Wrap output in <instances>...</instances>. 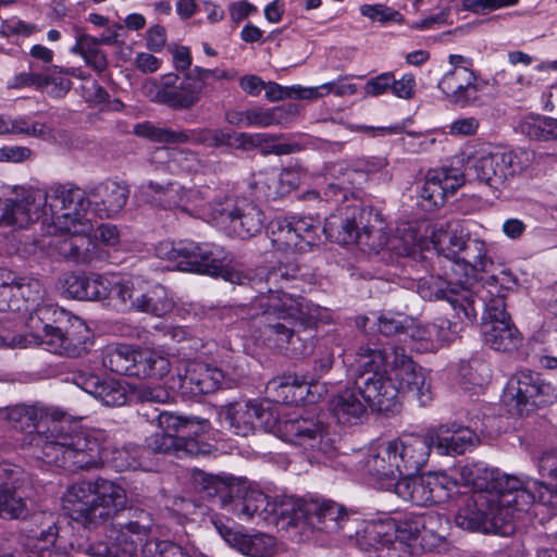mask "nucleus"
Wrapping results in <instances>:
<instances>
[{
	"mask_svg": "<svg viewBox=\"0 0 557 557\" xmlns=\"http://www.w3.org/2000/svg\"><path fill=\"white\" fill-rule=\"evenodd\" d=\"M403 314L383 313L377 318V329L385 336L403 334L405 336L407 322Z\"/></svg>",
	"mask_w": 557,
	"mask_h": 557,
	"instance_id": "nucleus-60",
	"label": "nucleus"
},
{
	"mask_svg": "<svg viewBox=\"0 0 557 557\" xmlns=\"http://www.w3.org/2000/svg\"><path fill=\"white\" fill-rule=\"evenodd\" d=\"M491 298L486 300L484 295V313L482 318V334L484 342L492 349L500 352H511L516 350L522 342L520 332L506 312V302L503 295H493L487 292ZM481 306L480 308H482Z\"/></svg>",
	"mask_w": 557,
	"mask_h": 557,
	"instance_id": "nucleus-16",
	"label": "nucleus"
},
{
	"mask_svg": "<svg viewBox=\"0 0 557 557\" xmlns=\"http://www.w3.org/2000/svg\"><path fill=\"white\" fill-rule=\"evenodd\" d=\"M209 223L230 236L248 239L259 234L264 213L251 200L238 195H221L206 210Z\"/></svg>",
	"mask_w": 557,
	"mask_h": 557,
	"instance_id": "nucleus-12",
	"label": "nucleus"
},
{
	"mask_svg": "<svg viewBox=\"0 0 557 557\" xmlns=\"http://www.w3.org/2000/svg\"><path fill=\"white\" fill-rule=\"evenodd\" d=\"M97 399L109 407L124 406L128 401L127 389L117 381L104 380Z\"/></svg>",
	"mask_w": 557,
	"mask_h": 557,
	"instance_id": "nucleus-56",
	"label": "nucleus"
},
{
	"mask_svg": "<svg viewBox=\"0 0 557 557\" xmlns=\"http://www.w3.org/2000/svg\"><path fill=\"white\" fill-rule=\"evenodd\" d=\"M320 221L313 216L276 219L271 223V239L277 249L304 252L321 240Z\"/></svg>",
	"mask_w": 557,
	"mask_h": 557,
	"instance_id": "nucleus-17",
	"label": "nucleus"
},
{
	"mask_svg": "<svg viewBox=\"0 0 557 557\" xmlns=\"http://www.w3.org/2000/svg\"><path fill=\"white\" fill-rule=\"evenodd\" d=\"M537 469L540 474L554 482L556 487L549 488L544 483L535 480L537 486L532 488L535 503L531 509V516H536V510L540 506L553 504V499L557 497V451H546L542 454L537 461ZM532 480L534 481V479Z\"/></svg>",
	"mask_w": 557,
	"mask_h": 557,
	"instance_id": "nucleus-37",
	"label": "nucleus"
},
{
	"mask_svg": "<svg viewBox=\"0 0 557 557\" xmlns=\"http://www.w3.org/2000/svg\"><path fill=\"white\" fill-rule=\"evenodd\" d=\"M389 374L394 386L398 389V401L406 394L425 406L432 400L431 382L428 372L413 361L406 350L400 347L389 361Z\"/></svg>",
	"mask_w": 557,
	"mask_h": 557,
	"instance_id": "nucleus-18",
	"label": "nucleus"
},
{
	"mask_svg": "<svg viewBox=\"0 0 557 557\" xmlns=\"http://www.w3.org/2000/svg\"><path fill=\"white\" fill-rule=\"evenodd\" d=\"M246 127H269L278 125L273 108H255L246 110Z\"/></svg>",
	"mask_w": 557,
	"mask_h": 557,
	"instance_id": "nucleus-61",
	"label": "nucleus"
},
{
	"mask_svg": "<svg viewBox=\"0 0 557 557\" xmlns=\"http://www.w3.org/2000/svg\"><path fill=\"white\" fill-rule=\"evenodd\" d=\"M51 195L42 190H28L17 200L5 202L0 215V228H25L50 211Z\"/></svg>",
	"mask_w": 557,
	"mask_h": 557,
	"instance_id": "nucleus-21",
	"label": "nucleus"
},
{
	"mask_svg": "<svg viewBox=\"0 0 557 557\" xmlns=\"http://www.w3.org/2000/svg\"><path fill=\"white\" fill-rule=\"evenodd\" d=\"M307 525L320 532L335 534L343 532L344 536L350 537V530H347L351 524L347 512L342 506L333 502H309L307 505Z\"/></svg>",
	"mask_w": 557,
	"mask_h": 557,
	"instance_id": "nucleus-28",
	"label": "nucleus"
},
{
	"mask_svg": "<svg viewBox=\"0 0 557 557\" xmlns=\"http://www.w3.org/2000/svg\"><path fill=\"white\" fill-rule=\"evenodd\" d=\"M456 315L459 319L458 322H454L445 318H437L431 323L435 348L437 345H443L453 341L455 336L462 331L463 324L474 322L466 320L462 312H460V317L457 313Z\"/></svg>",
	"mask_w": 557,
	"mask_h": 557,
	"instance_id": "nucleus-50",
	"label": "nucleus"
},
{
	"mask_svg": "<svg viewBox=\"0 0 557 557\" xmlns=\"http://www.w3.org/2000/svg\"><path fill=\"white\" fill-rule=\"evenodd\" d=\"M552 117L528 116L520 123V128L532 139L552 140Z\"/></svg>",
	"mask_w": 557,
	"mask_h": 557,
	"instance_id": "nucleus-55",
	"label": "nucleus"
},
{
	"mask_svg": "<svg viewBox=\"0 0 557 557\" xmlns=\"http://www.w3.org/2000/svg\"><path fill=\"white\" fill-rule=\"evenodd\" d=\"M356 243L362 250L377 253L385 246L389 245L386 233L382 228L368 227L362 224L358 230V237L355 238Z\"/></svg>",
	"mask_w": 557,
	"mask_h": 557,
	"instance_id": "nucleus-53",
	"label": "nucleus"
},
{
	"mask_svg": "<svg viewBox=\"0 0 557 557\" xmlns=\"http://www.w3.org/2000/svg\"><path fill=\"white\" fill-rule=\"evenodd\" d=\"M308 503L288 495H277L270 499L264 493L250 490L243 497L233 499L230 510L240 520L264 521L287 531L292 528H306Z\"/></svg>",
	"mask_w": 557,
	"mask_h": 557,
	"instance_id": "nucleus-6",
	"label": "nucleus"
},
{
	"mask_svg": "<svg viewBox=\"0 0 557 557\" xmlns=\"http://www.w3.org/2000/svg\"><path fill=\"white\" fill-rule=\"evenodd\" d=\"M145 446L152 453L174 455L178 458L206 455L209 451L207 444L194 437L176 436L163 431L147 437Z\"/></svg>",
	"mask_w": 557,
	"mask_h": 557,
	"instance_id": "nucleus-32",
	"label": "nucleus"
},
{
	"mask_svg": "<svg viewBox=\"0 0 557 557\" xmlns=\"http://www.w3.org/2000/svg\"><path fill=\"white\" fill-rule=\"evenodd\" d=\"M64 292L78 300H102L110 294V283L99 274L70 273L63 280Z\"/></svg>",
	"mask_w": 557,
	"mask_h": 557,
	"instance_id": "nucleus-35",
	"label": "nucleus"
},
{
	"mask_svg": "<svg viewBox=\"0 0 557 557\" xmlns=\"http://www.w3.org/2000/svg\"><path fill=\"white\" fill-rule=\"evenodd\" d=\"M359 395L354 386L333 396L330 406L339 423L355 424L366 414L367 403L364 399L361 400Z\"/></svg>",
	"mask_w": 557,
	"mask_h": 557,
	"instance_id": "nucleus-38",
	"label": "nucleus"
},
{
	"mask_svg": "<svg viewBox=\"0 0 557 557\" xmlns=\"http://www.w3.org/2000/svg\"><path fill=\"white\" fill-rule=\"evenodd\" d=\"M488 491H472L458 499L455 523L469 531L509 532L515 521L531 517L535 503L532 488L537 483L531 478L493 473Z\"/></svg>",
	"mask_w": 557,
	"mask_h": 557,
	"instance_id": "nucleus-3",
	"label": "nucleus"
},
{
	"mask_svg": "<svg viewBox=\"0 0 557 557\" xmlns=\"http://www.w3.org/2000/svg\"><path fill=\"white\" fill-rule=\"evenodd\" d=\"M504 400L510 412L518 416L529 414L536 408L557 400V384L542 379L531 370H520L509 380Z\"/></svg>",
	"mask_w": 557,
	"mask_h": 557,
	"instance_id": "nucleus-14",
	"label": "nucleus"
},
{
	"mask_svg": "<svg viewBox=\"0 0 557 557\" xmlns=\"http://www.w3.org/2000/svg\"><path fill=\"white\" fill-rule=\"evenodd\" d=\"M432 444L441 455H461L479 443L476 433L458 423L443 424L429 430Z\"/></svg>",
	"mask_w": 557,
	"mask_h": 557,
	"instance_id": "nucleus-29",
	"label": "nucleus"
},
{
	"mask_svg": "<svg viewBox=\"0 0 557 557\" xmlns=\"http://www.w3.org/2000/svg\"><path fill=\"white\" fill-rule=\"evenodd\" d=\"M158 425L161 431L170 434H176L181 430L188 429L195 433H205L209 430V421L197 417L183 418L173 412L163 411L158 414Z\"/></svg>",
	"mask_w": 557,
	"mask_h": 557,
	"instance_id": "nucleus-47",
	"label": "nucleus"
},
{
	"mask_svg": "<svg viewBox=\"0 0 557 557\" xmlns=\"http://www.w3.org/2000/svg\"><path fill=\"white\" fill-rule=\"evenodd\" d=\"M430 505L448 500L457 488V481L445 473L426 474Z\"/></svg>",
	"mask_w": 557,
	"mask_h": 557,
	"instance_id": "nucleus-48",
	"label": "nucleus"
},
{
	"mask_svg": "<svg viewBox=\"0 0 557 557\" xmlns=\"http://www.w3.org/2000/svg\"><path fill=\"white\" fill-rule=\"evenodd\" d=\"M355 459L356 471L369 475L381 490L392 491L401 476L392 441L372 446Z\"/></svg>",
	"mask_w": 557,
	"mask_h": 557,
	"instance_id": "nucleus-19",
	"label": "nucleus"
},
{
	"mask_svg": "<svg viewBox=\"0 0 557 557\" xmlns=\"http://www.w3.org/2000/svg\"><path fill=\"white\" fill-rule=\"evenodd\" d=\"M23 473L20 467L0 462V517L25 519L29 515L27 499L21 492Z\"/></svg>",
	"mask_w": 557,
	"mask_h": 557,
	"instance_id": "nucleus-23",
	"label": "nucleus"
},
{
	"mask_svg": "<svg viewBox=\"0 0 557 557\" xmlns=\"http://www.w3.org/2000/svg\"><path fill=\"white\" fill-rule=\"evenodd\" d=\"M426 474L416 476L414 474L401 475L392 487L394 493L406 502L417 506H429V490Z\"/></svg>",
	"mask_w": 557,
	"mask_h": 557,
	"instance_id": "nucleus-43",
	"label": "nucleus"
},
{
	"mask_svg": "<svg viewBox=\"0 0 557 557\" xmlns=\"http://www.w3.org/2000/svg\"><path fill=\"white\" fill-rule=\"evenodd\" d=\"M250 187L255 196L262 200H274L282 196L277 173L274 171L259 172L252 176Z\"/></svg>",
	"mask_w": 557,
	"mask_h": 557,
	"instance_id": "nucleus-49",
	"label": "nucleus"
},
{
	"mask_svg": "<svg viewBox=\"0 0 557 557\" xmlns=\"http://www.w3.org/2000/svg\"><path fill=\"white\" fill-rule=\"evenodd\" d=\"M233 77V74L219 67L210 70L195 66L186 72L182 81L177 74L168 73L158 81L146 82L143 89L152 102L174 110H188L199 102L211 79L230 81Z\"/></svg>",
	"mask_w": 557,
	"mask_h": 557,
	"instance_id": "nucleus-7",
	"label": "nucleus"
},
{
	"mask_svg": "<svg viewBox=\"0 0 557 557\" xmlns=\"http://www.w3.org/2000/svg\"><path fill=\"white\" fill-rule=\"evenodd\" d=\"M141 448L136 445H126L113 453L112 461L119 471L136 470L141 467Z\"/></svg>",
	"mask_w": 557,
	"mask_h": 557,
	"instance_id": "nucleus-58",
	"label": "nucleus"
},
{
	"mask_svg": "<svg viewBox=\"0 0 557 557\" xmlns=\"http://www.w3.org/2000/svg\"><path fill=\"white\" fill-rule=\"evenodd\" d=\"M463 173L456 168H441L426 173L421 198L432 207H442L465 184Z\"/></svg>",
	"mask_w": 557,
	"mask_h": 557,
	"instance_id": "nucleus-27",
	"label": "nucleus"
},
{
	"mask_svg": "<svg viewBox=\"0 0 557 557\" xmlns=\"http://www.w3.org/2000/svg\"><path fill=\"white\" fill-rule=\"evenodd\" d=\"M135 354L136 348L129 345H108L102 352V364L116 374L132 376Z\"/></svg>",
	"mask_w": 557,
	"mask_h": 557,
	"instance_id": "nucleus-44",
	"label": "nucleus"
},
{
	"mask_svg": "<svg viewBox=\"0 0 557 557\" xmlns=\"http://www.w3.org/2000/svg\"><path fill=\"white\" fill-rule=\"evenodd\" d=\"M394 552L411 554L417 545L422 548H430L440 542L441 536L434 535L426 530L425 521L421 517H406L404 520L389 518Z\"/></svg>",
	"mask_w": 557,
	"mask_h": 557,
	"instance_id": "nucleus-25",
	"label": "nucleus"
},
{
	"mask_svg": "<svg viewBox=\"0 0 557 557\" xmlns=\"http://www.w3.org/2000/svg\"><path fill=\"white\" fill-rule=\"evenodd\" d=\"M50 214L55 228L63 234L53 243L61 257L82 265L102 262L108 258V251L90 236L92 224L88 219L67 208L50 207Z\"/></svg>",
	"mask_w": 557,
	"mask_h": 557,
	"instance_id": "nucleus-9",
	"label": "nucleus"
},
{
	"mask_svg": "<svg viewBox=\"0 0 557 557\" xmlns=\"http://www.w3.org/2000/svg\"><path fill=\"white\" fill-rule=\"evenodd\" d=\"M389 249L394 250L399 256L414 258L419 252L416 233L410 231L401 237H394L391 239Z\"/></svg>",
	"mask_w": 557,
	"mask_h": 557,
	"instance_id": "nucleus-62",
	"label": "nucleus"
},
{
	"mask_svg": "<svg viewBox=\"0 0 557 557\" xmlns=\"http://www.w3.org/2000/svg\"><path fill=\"white\" fill-rule=\"evenodd\" d=\"M129 188L124 182L107 180L87 191L78 187L59 186L53 189L50 207L71 209L84 215L91 209L101 219H110L126 206Z\"/></svg>",
	"mask_w": 557,
	"mask_h": 557,
	"instance_id": "nucleus-8",
	"label": "nucleus"
},
{
	"mask_svg": "<svg viewBox=\"0 0 557 557\" xmlns=\"http://www.w3.org/2000/svg\"><path fill=\"white\" fill-rule=\"evenodd\" d=\"M231 131L222 128L210 129V128H198V129H186V136L188 143L201 144L208 147H221L231 145Z\"/></svg>",
	"mask_w": 557,
	"mask_h": 557,
	"instance_id": "nucleus-51",
	"label": "nucleus"
},
{
	"mask_svg": "<svg viewBox=\"0 0 557 557\" xmlns=\"http://www.w3.org/2000/svg\"><path fill=\"white\" fill-rule=\"evenodd\" d=\"M40 413L34 406L0 408V421L26 432L37 458L71 473L97 469L102 465L101 443L76 425L52 422L47 430L33 432Z\"/></svg>",
	"mask_w": 557,
	"mask_h": 557,
	"instance_id": "nucleus-2",
	"label": "nucleus"
},
{
	"mask_svg": "<svg viewBox=\"0 0 557 557\" xmlns=\"http://www.w3.org/2000/svg\"><path fill=\"white\" fill-rule=\"evenodd\" d=\"M174 308V301L163 285H154L145 293L138 294L133 300V310L162 318Z\"/></svg>",
	"mask_w": 557,
	"mask_h": 557,
	"instance_id": "nucleus-40",
	"label": "nucleus"
},
{
	"mask_svg": "<svg viewBox=\"0 0 557 557\" xmlns=\"http://www.w3.org/2000/svg\"><path fill=\"white\" fill-rule=\"evenodd\" d=\"M392 443L401 475L417 474L425 466L433 446L429 432L405 435Z\"/></svg>",
	"mask_w": 557,
	"mask_h": 557,
	"instance_id": "nucleus-26",
	"label": "nucleus"
},
{
	"mask_svg": "<svg viewBox=\"0 0 557 557\" xmlns=\"http://www.w3.org/2000/svg\"><path fill=\"white\" fill-rule=\"evenodd\" d=\"M135 356L132 376L159 380L170 372L169 359L158 351L136 348Z\"/></svg>",
	"mask_w": 557,
	"mask_h": 557,
	"instance_id": "nucleus-42",
	"label": "nucleus"
},
{
	"mask_svg": "<svg viewBox=\"0 0 557 557\" xmlns=\"http://www.w3.org/2000/svg\"><path fill=\"white\" fill-rule=\"evenodd\" d=\"M224 379L223 372L202 361H190L181 377L182 387L194 396L215 392Z\"/></svg>",
	"mask_w": 557,
	"mask_h": 557,
	"instance_id": "nucleus-34",
	"label": "nucleus"
},
{
	"mask_svg": "<svg viewBox=\"0 0 557 557\" xmlns=\"http://www.w3.org/2000/svg\"><path fill=\"white\" fill-rule=\"evenodd\" d=\"M367 214L370 213L360 206H347L345 218L341 219L336 215H331L325 220L321 232L326 238L338 244L354 243L355 238L358 237L359 226L362 225Z\"/></svg>",
	"mask_w": 557,
	"mask_h": 557,
	"instance_id": "nucleus-33",
	"label": "nucleus"
},
{
	"mask_svg": "<svg viewBox=\"0 0 557 557\" xmlns=\"http://www.w3.org/2000/svg\"><path fill=\"white\" fill-rule=\"evenodd\" d=\"M360 12L363 16L370 18L373 22H380L382 24L387 22L401 21V14L384 4H363L360 8Z\"/></svg>",
	"mask_w": 557,
	"mask_h": 557,
	"instance_id": "nucleus-59",
	"label": "nucleus"
},
{
	"mask_svg": "<svg viewBox=\"0 0 557 557\" xmlns=\"http://www.w3.org/2000/svg\"><path fill=\"white\" fill-rule=\"evenodd\" d=\"M488 472L500 473L498 470L483 469L478 465H466L460 468V480L473 491H488L493 480Z\"/></svg>",
	"mask_w": 557,
	"mask_h": 557,
	"instance_id": "nucleus-52",
	"label": "nucleus"
},
{
	"mask_svg": "<svg viewBox=\"0 0 557 557\" xmlns=\"http://www.w3.org/2000/svg\"><path fill=\"white\" fill-rule=\"evenodd\" d=\"M35 337L47 351L72 358L86 355L94 344L89 329L79 319H76L66 331L44 324L42 334H36Z\"/></svg>",
	"mask_w": 557,
	"mask_h": 557,
	"instance_id": "nucleus-20",
	"label": "nucleus"
},
{
	"mask_svg": "<svg viewBox=\"0 0 557 557\" xmlns=\"http://www.w3.org/2000/svg\"><path fill=\"white\" fill-rule=\"evenodd\" d=\"M396 349L399 346H391L388 348L379 349L371 347H359L355 363L351 366L350 375L356 379V375L367 372H387L389 373V361Z\"/></svg>",
	"mask_w": 557,
	"mask_h": 557,
	"instance_id": "nucleus-39",
	"label": "nucleus"
},
{
	"mask_svg": "<svg viewBox=\"0 0 557 557\" xmlns=\"http://www.w3.org/2000/svg\"><path fill=\"white\" fill-rule=\"evenodd\" d=\"M438 88L454 103L467 106L476 98L479 90L474 72L469 66H458L447 72Z\"/></svg>",
	"mask_w": 557,
	"mask_h": 557,
	"instance_id": "nucleus-31",
	"label": "nucleus"
},
{
	"mask_svg": "<svg viewBox=\"0 0 557 557\" xmlns=\"http://www.w3.org/2000/svg\"><path fill=\"white\" fill-rule=\"evenodd\" d=\"M255 311L251 319L258 320L262 327V334L268 341L286 352L293 355L302 354L299 336L296 334V325L311 326L324 317V309L300 296H293L283 290L260 293L251 301Z\"/></svg>",
	"mask_w": 557,
	"mask_h": 557,
	"instance_id": "nucleus-4",
	"label": "nucleus"
},
{
	"mask_svg": "<svg viewBox=\"0 0 557 557\" xmlns=\"http://www.w3.org/2000/svg\"><path fill=\"white\" fill-rule=\"evenodd\" d=\"M407 326L404 341L409 338L411 342L421 344V349H434V339L432 324H422L413 319H406ZM420 349V347H418Z\"/></svg>",
	"mask_w": 557,
	"mask_h": 557,
	"instance_id": "nucleus-57",
	"label": "nucleus"
},
{
	"mask_svg": "<svg viewBox=\"0 0 557 557\" xmlns=\"http://www.w3.org/2000/svg\"><path fill=\"white\" fill-rule=\"evenodd\" d=\"M433 245L446 268H449L453 280L468 289H471L478 273L487 272L494 264L487 256L486 244L479 238L444 233Z\"/></svg>",
	"mask_w": 557,
	"mask_h": 557,
	"instance_id": "nucleus-10",
	"label": "nucleus"
},
{
	"mask_svg": "<svg viewBox=\"0 0 557 557\" xmlns=\"http://www.w3.org/2000/svg\"><path fill=\"white\" fill-rule=\"evenodd\" d=\"M281 137L282 135L268 133L249 134L232 132L230 147L242 150H251L258 147H262L264 144L271 143L273 140H278Z\"/></svg>",
	"mask_w": 557,
	"mask_h": 557,
	"instance_id": "nucleus-54",
	"label": "nucleus"
},
{
	"mask_svg": "<svg viewBox=\"0 0 557 557\" xmlns=\"http://www.w3.org/2000/svg\"><path fill=\"white\" fill-rule=\"evenodd\" d=\"M312 388L318 389L314 377H299L294 374H288L269 381L265 386V393L272 401L278 404H297L302 401L306 397L309 398V401H315L326 393V389L321 387L320 391H317L315 397Z\"/></svg>",
	"mask_w": 557,
	"mask_h": 557,
	"instance_id": "nucleus-24",
	"label": "nucleus"
},
{
	"mask_svg": "<svg viewBox=\"0 0 557 557\" xmlns=\"http://www.w3.org/2000/svg\"><path fill=\"white\" fill-rule=\"evenodd\" d=\"M534 159L535 153L528 149L503 150L484 147L469 157L468 164L480 183L495 190H503L517 175L525 171Z\"/></svg>",
	"mask_w": 557,
	"mask_h": 557,
	"instance_id": "nucleus-11",
	"label": "nucleus"
},
{
	"mask_svg": "<svg viewBox=\"0 0 557 557\" xmlns=\"http://www.w3.org/2000/svg\"><path fill=\"white\" fill-rule=\"evenodd\" d=\"M354 385L372 410L388 412L399 407L398 389L394 386L392 374L387 372L356 375Z\"/></svg>",
	"mask_w": 557,
	"mask_h": 557,
	"instance_id": "nucleus-22",
	"label": "nucleus"
},
{
	"mask_svg": "<svg viewBox=\"0 0 557 557\" xmlns=\"http://www.w3.org/2000/svg\"><path fill=\"white\" fill-rule=\"evenodd\" d=\"M438 262L444 276H429L419 280L418 293L428 300L446 299L455 313L460 317L463 313L466 320L475 321L478 310L484 300L483 296H476L471 289H468L457 280H453L449 268L438 256Z\"/></svg>",
	"mask_w": 557,
	"mask_h": 557,
	"instance_id": "nucleus-15",
	"label": "nucleus"
},
{
	"mask_svg": "<svg viewBox=\"0 0 557 557\" xmlns=\"http://www.w3.org/2000/svg\"><path fill=\"white\" fill-rule=\"evenodd\" d=\"M222 414L233 433L239 436L264 431L305 449L327 454L331 448L322 425L305 418L281 421L273 408L263 407L256 401L231 404Z\"/></svg>",
	"mask_w": 557,
	"mask_h": 557,
	"instance_id": "nucleus-5",
	"label": "nucleus"
},
{
	"mask_svg": "<svg viewBox=\"0 0 557 557\" xmlns=\"http://www.w3.org/2000/svg\"><path fill=\"white\" fill-rule=\"evenodd\" d=\"M139 194L153 206L163 209H176L182 203L184 186L174 182L162 185L148 181L139 186Z\"/></svg>",
	"mask_w": 557,
	"mask_h": 557,
	"instance_id": "nucleus-41",
	"label": "nucleus"
},
{
	"mask_svg": "<svg viewBox=\"0 0 557 557\" xmlns=\"http://www.w3.org/2000/svg\"><path fill=\"white\" fill-rule=\"evenodd\" d=\"M160 259L173 262L180 271L220 275L226 265L225 252L208 243L163 240L156 247Z\"/></svg>",
	"mask_w": 557,
	"mask_h": 557,
	"instance_id": "nucleus-13",
	"label": "nucleus"
},
{
	"mask_svg": "<svg viewBox=\"0 0 557 557\" xmlns=\"http://www.w3.org/2000/svg\"><path fill=\"white\" fill-rule=\"evenodd\" d=\"M12 294L13 296L22 297L25 302L29 305L26 306V310L34 311L39 320L44 319L42 315L48 311V308L40 307L44 300L45 289L39 280L34 277H20Z\"/></svg>",
	"mask_w": 557,
	"mask_h": 557,
	"instance_id": "nucleus-45",
	"label": "nucleus"
},
{
	"mask_svg": "<svg viewBox=\"0 0 557 557\" xmlns=\"http://www.w3.org/2000/svg\"><path fill=\"white\" fill-rule=\"evenodd\" d=\"M133 133L150 141L158 144H185L188 143L186 129L174 131L161 127L152 122H143L134 125Z\"/></svg>",
	"mask_w": 557,
	"mask_h": 557,
	"instance_id": "nucleus-46",
	"label": "nucleus"
},
{
	"mask_svg": "<svg viewBox=\"0 0 557 557\" xmlns=\"http://www.w3.org/2000/svg\"><path fill=\"white\" fill-rule=\"evenodd\" d=\"M214 527L224 541L233 548L248 557H273L275 554V539L265 533L246 534L235 531L223 524L221 521H214Z\"/></svg>",
	"mask_w": 557,
	"mask_h": 557,
	"instance_id": "nucleus-30",
	"label": "nucleus"
},
{
	"mask_svg": "<svg viewBox=\"0 0 557 557\" xmlns=\"http://www.w3.org/2000/svg\"><path fill=\"white\" fill-rule=\"evenodd\" d=\"M358 535V542L362 549L377 552V557H394L395 543L389 523V518L367 524L362 534Z\"/></svg>",
	"mask_w": 557,
	"mask_h": 557,
	"instance_id": "nucleus-36",
	"label": "nucleus"
},
{
	"mask_svg": "<svg viewBox=\"0 0 557 557\" xmlns=\"http://www.w3.org/2000/svg\"><path fill=\"white\" fill-rule=\"evenodd\" d=\"M127 508L126 491L116 482L98 478L71 485L63 496V509L71 519L86 529H96L108 521L106 537L87 543L84 552L92 557H140L151 535V515Z\"/></svg>",
	"mask_w": 557,
	"mask_h": 557,
	"instance_id": "nucleus-1",
	"label": "nucleus"
},
{
	"mask_svg": "<svg viewBox=\"0 0 557 557\" xmlns=\"http://www.w3.org/2000/svg\"><path fill=\"white\" fill-rule=\"evenodd\" d=\"M299 267L296 263L280 264L265 273V283L277 286L281 281H289L297 277Z\"/></svg>",
	"mask_w": 557,
	"mask_h": 557,
	"instance_id": "nucleus-64",
	"label": "nucleus"
},
{
	"mask_svg": "<svg viewBox=\"0 0 557 557\" xmlns=\"http://www.w3.org/2000/svg\"><path fill=\"white\" fill-rule=\"evenodd\" d=\"M387 165L382 157H360L350 160L351 171L355 173L372 174L382 171Z\"/></svg>",
	"mask_w": 557,
	"mask_h": 557,
	"instance_id": "nucleus-63",
	"label": "nucleus"
}]
</instances>
